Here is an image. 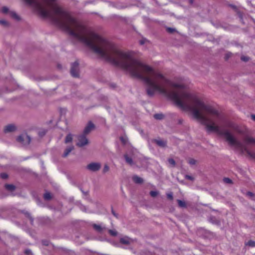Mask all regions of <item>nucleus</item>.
I'll list each match as a JSON object with an SVG mask.
<instances>
[{"instance_id":"9d476101","label":"nucleus","mask_w":255,"mask_h":255,"mask_svg":"<svg viewBox=\"0 0 255 255\" xmlns=\"http://www.w3.org/2000/svg\"><path fill=\"white\" fill-rule=\"evenodd\" d=\"M132 242V240L127 237H123L120 239V243L124 245H129Z\"/></svg>"},{"instance_id":"a878e982","label":"nucleus","mask_w":255,"mask_h":255,"mask_svg":"<svg viewBox=\"0 0 255 255\" xmlns=\"http://www.w3.org/2000/svg\"><path fill=\"white\" fill-rule=\"evenodd\" d=\"M223 180L225 183L227 184H231L232 182V180L229 178H224Z\"/></svg>"},{"instance_id":"20e7f679","label":"nucleus","mask_w":255,"mask_h":255,"mask_svg":"<svg viewBox=\"0 0 255 255\" xmlns=\"http://www.w3.org/2000/svg\"><path fill=\"white\" fill-rule=\"evenodd\" d=\"M79 64L77 62H75L71 65V74L72 76L77 77L78 76Z\"/></svg>"},{"instance_id":"393cba45","label":"nucleus","mask_w":255,"mask_h":255,"mask_svg":"<svg viewBox=\"0 0 255 255\" xmlns=\"http://www.w3.org/2000/svg\"><path fill=\"white\" fill-rule=\"evenodd\" d=\"M247 245H248V246L252 247H255V242L253 241H250L248 242V243L247 244Z\"/></svg>"},{"instance_id":"72a5a7b5","label":"nucleus","mask_w":255,"mask_h":255,"mask_svg":"<svg viewBox=\"0 0 255 255\" xmlns=\"http://www.w3.org/2000/svg\"><path fill=\"white\" fill-rule=\"evenodd\" d=\"M186 178L192 180L193 179V177L189 175H186Z\"/></svg>"},{"instance_id":"9b49d317","label":"nucleus","mask_w":255,"mask_h":255,"mask_svg":"<svg viewBox=\"0 0 255 255\" xmlns=\"http://www.w3.org/2000/svg\"><path fill=\"white\" fill-rule=\"evenodd\" d=\"M93 227L95 230L100 233H101L104 230L106 229V227L102 225L94 224Z\"/></svg>"},{"instance_id":"b1692460","label":"nucleus","mask_w":255,"mask_h":255,"mask_svg":"<svg viewBox=\"0 0 255 255\" xmlns=\"http://www.w3.org/2000/svg\"><path fill=\"white\" fill-rule=\"evenodd\" d=\"M158 194V192H157V191H150V195L153 197H155L156 196H157Z\"/></svg>"},{"instance_id":"6ab92c4d","label":"nucleus","mask_w":255,"mask_h":255,"mask_svg":"<svg viewBox=\"0 0 255 255\" xmlns=\"http://www.w3.org/2000/svg\"><path fill=\"white\" fill-rule=\"evenodd\" d=\"M154 118L157 120H161L163 118V115L162 114H156L154 115Z\"/></svg>"},{"instance_id":"c756f323","label":"nucleus","mask_w":255,"mask_h":255,"mask_svg":"<svg viewBox=\"0 0 255 255\" xmlns=\"http://www.w3.org/2000/svg\"><path fill=\"white\" fill-rule=\"evenodd\" d=\"M167 198L172 200L173 199V195L172 193L167 194Z\"/></svg>"},{"instance_id":"f8f14e48","label":"nucleus","mask_w":255,"mask_h":255,"mask_svg":"<svg viewBox=\"0 0 255 255\" xmlns=\"http://www.w3.org/2000/svg\"><path fill=\"white\" fill-rule=\"evenodd\" d=\"M74 146L73 145L67 147L63 153V156L66 157L73 150Z\"/></svg>"},{"instance_id":"1a4fd4ad","label":"nucleus","mask_w":255,"mask_h":255,"mask_svg":"<svg viewBox=\"0 0 255 255\" xmlns=\"http://www.w3.org/2000/svg\"><path fill=\"white\" fill-rule=\"evenodd\" d=\"M16 129V127L12 124L8 125L4 128V131L5 133L15 131Z\"/></svg>"},{"instance_id":"a211bd4d","label":"nucleus","mask_w":255,"mask_h":255,"mask_svg":"<svg viewBox=\"0 0 255 255\" xmlns=\"http://www.w3.org/2000/svg\"><path fill=\"white\" fill-rule=\"evenodd\" d=\"M177 202L178 203V205L180 207L184 208L186 207V203L184 201H181L180 200H178Z\"/></svg>"},{"instance_id":"0eeeda50","label":"nucleus","mask_w":255,"mask_h":255,"mask_svg":"<svg viewBox=\"0 0 255 255\" xmlns=\"http://www.w3.org/2000/svg\"><path fill=\"white\" fill-rule=\"evenodd\" d=\"M244 142L246 144H254L255 145V138L247 135L244 137Z\"/></svg>"},{"instance_id":"ea45409f","label":"nucleus","mask_w":255,"mask_h":255,"mask_svg":"<svg viewBox=\"0 0 255 255\" xmlns=\"http://www.w3.org/2000/svg\"><path fill=\"white\" fill-rule=\"evenodd\" d=\"M30 252V250H25V253L27 254H29Z\"/></svg>"},{"instance_id":"2f4dec72","label":"nucleus","mask_w":255,"mask_h":255,"mask_svg":"<svg viewBox=\"0 0 255 255\" xmlns=\"http://www.w3.org/2000/svg\"><path fill=\"white\" fill-rule=\"evenodd\" d=\"M121 141H122V142L124 144H125L127 142V140L125 138H124V137H121Z\"/></svg>"},{"instance_id":"7c9ffc66","label":"nucleus","mask_w":255,"mask_h":255,"mask_svg":"<svg viewBox=\"0 0 255 255\" xmlns=\"http://www.w3.org/2000/svg\"><path fill=\"white\" fill-rule=\"evenodd\" d=\"M147 40L146 39H142L140 41H139V43L141 45H142L144 43H145V42L147 41Z\"/></svg>"},{"instance_id":"f704fd0d","label":"nucleus","mask_w":255,"mask_h":255,"mask_svg":"<svg viewBox=\"0 0 255 255\" xmlns=\"http://www.w3.org/2000/svg\"><path fill=\"white\" fill-rule=\"evenodd\" d=\"M189 163L191 164H195V161L194 160H190Z\"/></svg>"},{"instance_id":"dca6fc26","label":"nucleus","mask_w":255,"mask_h":255,"mask_svg":"<svg viewBox=\"0 0 255 255\" xmlns=\"http://www.w3.org/2000/svg\"><path fill=\"white\" fill-rule=\"evenodd\" d=\"M51 195L49 192H46L44 195V198L46 200H49L51 199Z\"/></svg>"},{"instance_id":"4c0bfd02","label":"nucleus","mask_w":255,"mask_h":255,"mask_svg":"<svg viewBox=\"0 0 255 255\" xmlns=\"http://www.w3.org/2000/svg\"><path fill=\"white\" fill-rule=\"evenodd\" d=\"M27 216L30 218L31 222L32 223L33 222V219L30 216V215L28 213H27Z\"/></svg>"},{"instance_id":"c9c22d12","label":"nucleus","mask_w":255,"mask_h":255,"mask_svg":"<svg viewBox=\"0 0 255 255\" xmlns=\"http://www.w3.org/2000/svg\"><path fill=\"white\" fill-rule=\"evenodd\" d=\"M81 209L82 210L86 211L85 210V207L83 205H81Z\"/></svg>"},{"instance_id":"aec40b11","label":"nucleus","mask_w":255,"mask_h":255,"mask_svg":"<svg viewBox=\"0 0 255 255\" xmlns=\"http://www.w3.org/2000/svg\"><path fill=\"white\" fill-rule=\"evenodd\" d=\"M0 24L5 27L8 26V23L7 21L4 19H0Z\"/></svg>"},{"instance_id":"a19ab883","label":"nucleus","mask_w":255,"mask_h":255,"mask_svg":"<svg viewBox=\"0 0 255 255\" xmlns=\"http://www.w3.org/2000/svg\"><path fill=\"white\" fill-rule=\"evenodd\" d=\"M190 0V3H193V0Z\"/></svg>"},{"instance_id":"7ed1b4c3","label":"nucleus","mask_w":255,"mask_h":255,"mask_svg":"<svg viewBox=\"0 0 255 255\" xmlns=\"http://www.w3.org/2000/svg\"><path fill=\"white\" fill-rule=\"evenodd\" d=\"M101 164L99 162H91L86 166L87 169L90 171L96 172L100 170Z\"/></svg>"},{"instance_id":"bb28decb","label":"nucleus","mask_w":255,"mask_h":255,"mask_svg":"<svg viewBox=\"0 0 255 255\" xmlns=\"http://www.w3.org/2000/svg\"><path fill=\"white\" fill-rule=\"evenodd\" d=\"M0 177L2 179H6L8 177L7 174L3 173L0 174Z\"/></svg>"},{"instance_id":"39448f33","label":"nucleus","mask_w":255,"mask_h":255,"mask_svg":"<svg viewBox=\"0 0 255 255\" xmlns=\"http://www.w3.org/2000/svg\"><path fill=\"white\" fill-rule=\"evenodd\" d=\"M1 11L3 13H7L14 19L18 20L19 17L18 15L13 11H9L8 8L7 7H3L1 9Z\"/></svg>"},{"instance_id":"4468645a","label":"nucleus","mask_w":255,"mask_h":255,"mask_svg":"<svg viewBox=\"0 0 255 255\" xmlns=\"http://www.w3.org/2000/svg\"><path fill=\"white\" fill-rule=\"evenodd\" d=\"M5 187L9 191H13L15 189V186L12 184H6L5 185Z\"/></svg>"},{"instance_id":"473e14b6","label":"nucleus","mask_w":255,"mask_h":255,"mask_svg":"<svg viewBox=\"0 0 255 255\" xmlns=\"http://www.w3.org/2000/svg\"><path fill=\"white\" fill-rule=\"evenodd\" d=\"M167 30L168 32L172 33L174 31V29L172 28H168Z\"/></svg>"},{"instance_id":"423d86ee","label":"nucleus","mask_w":255,"mask_h":255,"mask_svg":"<svg viewBox=\"0 0 255 255\" xmlns=\"http://www.w3.org/2000/svg\"><path fill=\"white\" fill-rule=\"evenodd\" d=\"M95 128V125L94 124L90 121L86 126L84 130V134H87L90 133L92 130Z\"/></svg>"},{"instance_id":"cd10ccee","label":"nucleus","mask_w":255,"mask_h":255,"mask_svg":"<svg viewBox=\"0 0 255 255\" xmlns=\"http://www.w3.org/2000/svg\"><path fill=\"white\" fill-rule=\"evenodd\" d=\"M241 60L243 61L247 62L249 60V58L247 56H243L241 57Z\"/></svg>"},{"instance_id":"c85d7f7f","label":"nucleus","mask_w":255,"mask_h":255,"mask_svg":"<svg viewBox=\"0 0 255 255\" xmlns=\"http://www.w3.org/2000/svg\"><path fill=\"white\" fill-rule=\"evenodd\" d=\"M246 194L248 196L250 197L251 199H254L253 197H254V195L252 192H248Z\"/></svg>"},{"instance_id":"e433bc0d","label":"nucleus","mask_w":255,"mask_h":255,"mask_svg":"<svg viewBox=\"0 0 255 255\" xmlns=\"http://www.w3.org/2000/svg\"><path fill=\"white\" fill-rule=\"evenodd\" d=\"M112 214H113L114 216H115L116 217H118V216L116 214V213H115V212L113 210H112Z\"/></svg>"},{"instance_id":"f257e3e1","label":"nucleus","mask_w":255,"mask_h":255,"mask_svg":"<svg viewBox=\"0 0 255 255\" xmlns=\"http://www.w3.org/2000/svg\"><path fill=\"white\" fill-rule=\"evenodd\" d=\"M89 143L88 139H87L85 134H82L77 136V141L76 145L79 147H83L87 145Z\"/></svg>"},{"instance_id":"4be33fe9","label":"nucleus","mask_w":255,"mask_h":255,"mask_svg":"<svg viewBox=\"0 0 255 255\" xmlns=\"http://www.w3.org/2000/svg\"><path fill=\"white\" fill-rule=\"evenodd\" d=\"M110 168L107 164H105L103 169V173H107L109 171Z\"/></svg>"},{"instance_id":"412c9836","label":"nucleus","mask_w":255,"mask_h":255,"mask_svg":"<svg viewBox=\"0 0 255 255\" xmlns=\"http://www.w3.org/2000/svg\"><path fill=\"white\" fill-rule=\"evenodd\" d=\"M109 232L112 236H116L118 234L117 231L115 230H109Z\"/></svg>"},{"instance_id":"ddd939ff","label":"nucleus","mask_w":255,"mask_h":255,"mask_svg":"<svg viewBox=\"0 0 255 255\" xmlns=\"http://www.w3.org/2000/svg\"><path fill=\"white\" fill-rule=\"evenodd\" d=\"M133 180L134 182L136 183H141L143 181L142 178H141L140 177H139L137 176H133Z\"/></svg>"},{"instance_id":"f3484780","label":"nucleus","mask_w":255,"mask_h":255,"mask_svg":"<svg viewBox=\"0 0 255 255\" xmlns=\"http://www.w3.org/2000/svg\"><path fill=\"white\" fill-rule=\"evenodd\" d=\"M125 159L128 163L130 165L132 164V163H133L132 160L130 157H128L127 155L125 156Z\"/></svg>"},{"instance_id":"5701e85b","label":"nucleus","mask_w":255,"mask_h":255,"mask_svg":"<svg viewBox=\"0 0 255 255\" xmlns=\"http://www.w3.org/2000/svg\"><path fill=\"white\" fill-rule=\"evenodd\" d=\"M168 163L172 166H174L175 165V162L174 159L172 158H169L168 159Z\"/></svg>"},{"instance_id":"2eb2a0df","label":"nucleus","mask_w":255,"mask_h":255,"mask_svg":"<svg viewBox=\"0 0 255 255\" xmlns=\"http://www.w3.org/2000/svg\"><path fill=\"white\" fill-rule=\"evenodd\" d=\"M72 139L73 138H72V134H69L66 136V137L65 138V142L66 143L71 142L72 141Z\"/></svg>"},{"instance_id":"f03ea898","label":"nucleus","mask_w":255,"mask_h":255,"mask_svg":"<svg viewBox=\"0 0 255 255\" xmlns=\"http://www.w3.org/2000/svg\"><path fill=\"white\" fill-rule=\"evenodd\" d=\"M30 140V137L26 134H22L17 138V141L24 146L28 145Z\"/></svg>"},{"instance_id":"58836bf2","label":"nucleus","mask_w":255,"mask_h":255,"mask_svg":"<svg viewBox=\"0 0 255 255\" xmlns=\"http://www.w3.org/2000/svg\"><path fill=\"white\" fill-rule=\"evenodd\" d=\"M251 117H252V119L253 120L255 121V115H252L251 116Z\"/></svg>"},{"instance_id":"6e6552de","label":"nucleus","mask_w":255,"mask_h":255,"mask_svg":"<svg viewBox=\"0 0 255 255\" xmlns=\"http://www.w3.org/2000/svg\"><path fill=\"white\" fill-rule=\"evenodd\" d=\"M153 141L159 146L165 147L166 146V141L161 139H155Z\"/></svg>"}]
</instances>
